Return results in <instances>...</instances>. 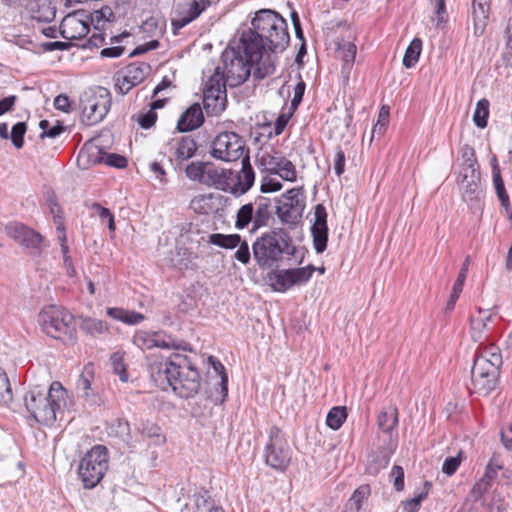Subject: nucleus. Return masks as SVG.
I'll use <instances>...</instances> for the list:
<instances>
[{"mask_svg":"<svg viewBox=\"0 0 512 512\" xmlns=\"http://www.w3.org/2000/svg\"><path fill=\"white\" fill-rule=\"evenodd\" d=\"M271 218L270 205L267 202H259L255 205L247 203L241 206L236 214L235 227L239 230L252 223V232L269 224Z\"/></svg>","mask_w":512,"mask_h":512,"instance_id":"nucleus-15","label":"nucleus"},{"mask_svg":"<svg viewBox=\"0 0 512 512\" xmlns=\"http://www.w3.org/2000/svg\"><path fill=\"white\" fill-rule=\"evenodd\" d=\"M203 10L204 7H200V4L196 0L179 4L175 11V16L171 20L174 31H177L191 23Z\"/></svg>","mask_w":512,"mask_h":512,"instance_id":"nucleus-23","label":"nucleus"},{"mask_svg":"<svg viewBox=\"0 0 512 512\" xmlns=\"http://www.w3.org/2000/svg\"><path fill=\"white\" fill-rule=\"evenodd\" d=\"M237 247L238 249L234 253V258L243 265L249 264L251 260V253L247 241L241 239V243L238 244Z\"/></svg>","mask_w":512,"mask_h":512,"instance_id":"nucleus-49","label":"nucleus"},{"mask_svg":"<svg viewBox=\"0 0 512 512\" xmlns=\"http://www.w3.org/2000/svg\"><path fill=\"white\" fill-rule=\"evenodd\" d=\"M197 151V144L195 140L190 137H182L177 143L175 156L178 160H188L192 158Z\"/></svg>","mask_w":512,"mask_h":512,"instance_id":"nucleus-32","label":"nucleus"},{"mask_svg":"<svg viewBox=\"0 0 512 512\" xmlns=\"http://www.w3.org/2000/svg\"><path fill=\"white\" fill-rule=\"evenodd\" d=\"M336 46V55L343 62L341 73L344 79L348 80L357 53L355 35L348 31L346 36L336 41Z\"/></svg>","mask_w":512,"mask_h":512,"instance_id":"nucleus-20","label":"nucleus"},{"mask_svg":"<svg viewBox=\"0 0 512 512\" xmlns=\"http://www.w3.org/2000/svg\"><path fill=\"white\" fill-rule=\"evenodd\" d=\"M149 69V65L145 63L132 64L126 68V73L128 74V78H131V80L137 85L145 79Z\"/></svg>","mask_w":512,"mask_h":512,"instance_id":"nucleus-43","label":"nucleus"},{"mask_svg":"<svg viewBox=\"0 0 512 512\" xmlns=\"http://www.w3.org/2000/svg\"><path fill=\"white\" fill-rule=\"evenodd\" d=\"M42 330L50 337L61 340L65 345L76 343V326L74 316L60 306L44 307L38 316Z\"/></svg>","mask_w":512,"mask_h":512,"instance_id":"nucleus-7","label":"nucleus"},{"mask_svg":"<svg viewBox=\"0 0 512 512\" xmlns=\"http://www.w3.org/2000/svg\"><path fill=\"white\" fill-rule=\"evenodd\" d=\"M116 86L122 94H126L136 86V84L131 80V78H128V74L125 72L121 78H117Z\"/></svg>","mask_w":512,"mask_h":512,"instance_id":"nucleus-59","label":"nucleus"},{"mask_svg":"<svg viewBox=\"0 0 512 512\" xmlns=\"http://www.w3.org/2000/svg\"><path fill=\"white\" fill-rule=\"evenodd\" d=\"M149 372L156 385L162 389L170 386L181 398H191L199 391V373L185 355L156 356L149 363Z\"/></svg>","mask_w":512,"mask_h":512,"instance_id":"nucleus-2","label":"nucleus"},{"mask_svg":"<svg viewBox=\"0 0 512 512\" xmlns=\"http://www.w3.org/2000/svg\"><path fill=\"white\" fill-rule=\"evenodd\" d=\"M107 469V449L102 445H96L81 459L78 474L84 487L92 489L102 480Z\"/></svg>","mask_w":512,"mask_h":512,"instance_id":"nucleus-9","label":"nucleus"},{"mask_svg":"<svg viewBox=\"0 0 512 512\" xmlns=\"http://www.w3.org/2000/svg\"><path fill=\"white\" fill-rule=\"evenodd\" d=\"M239 234L214 233L209 236V243L225 249H234L241 243Z\"/></svg>","mask_w":512,"mask_h":512,"instance_id":"nucleus-33","label":"nucleus"},{"mask_svg":"<svg viewBox=\"0 0 512 512\" xmlns=\"http://www.w3.org/2000/svg\"><path fill=\"white\" fill-rule=\"evenodd\" d=\"M138 431L143 438L149 439L152 445L162 446L166 443L165 435L155 423L143 421L138 426Z\"/></svg>","mask_w":512,"mask_h":512,"instance_id":"nucleus-29","label":"nucleus"},{"mask_svg":"<svg viewBox=\"0 0 512 512\" xmlns=\"http://www.w3.org/2000/svg\"><path fill=\"white\" fill-rule=\"evenodd\" d=\"M305 206L303 188H292L279 199L276 214L283 224L294 226L301 220Z\"/></svg>","mask_w":512,"mask_h":512,"instance_id":"nucleus-11","label":"nucleus"},{"mask_svg":"<svg viewBox=\"0 0 512 512\" xmlns=\"http://www.w3.org/2000/svg\"><path fill=\"white\" fill-rule=\"evenodd\" d=\"M461 456L462 452L460 451L457 456L446 458L442 465V472L448 476L453 475L462 461Z\"/></svg>","mask_w":512,"mask_h":512,"instance_id":"nucleus-50","label":"nucleus"},{"mask_svg":"<svg viewBox=\"0 0 512 512\" xmlns=\"http://www.w3.org/2000/svg\"><path fill=\"white\" fill-rule=\"evenodd\" d=\"M106 164L116 168H124L127 166V159L118 154H109L106 157Z\"/></svg>","mask_w":512,"mask_h":512,"instance_id":"nucleus-62","label":"nucleus"},{"mask_svg":"<svg viewBox=\"0 0 512 512\" xmlns=\"http://www.w3.org/2000/svg\"><path fill=\"white\" fill-rule=\"evenodd\" d=\"M462 157L464 161L459 172L460 191L465 202L475 204L479 202L483 194L479 166L472 148L466 146L463 149Z\"/></svg>","mask_w":512,"mask_h":512,"instance_id":"nucleus-8","label":"nucleus"},{"mask_svg":"<svg viewBox=\"0 0 512 512\" xmlns=\"http://www.w3.org/2000/svg\"><path fill=\"white\" fill-rule=\"evenodd\" d=\"M24 403L27 411L38 423L51 425L67 405V391L60 382H53L47 392L38 388L29 390L24 397Z\"/></svg>","mask_w":512,"mask_h":512,"instance_id":"nucleus-4","label":"nucleus"},{"mask_svg":"<svg viewBox=\"0 0 512 512\" xmlns=\"http://www.w3.org/2000/svg\"><path fill=\"white\" fill-rule=\"evenodd\" d=\"M370 488L367 485H362L357 488L348 501V508L350 510L359 511L363 501L369 496Z\"/></svg>","mask_w":512,"mask_h":512,"instance_id":"nucleus-42","label":"nucleus"},{"mask_svg":"<svg viewBox=\"0 0 512 512\" xmlns=\"http://www.w3.org/2000/svg\"><path fill=\"white\" fill-rule=\"evenodd\" d=\"M333 167L337 176H340L345 171V154L341 149H337L333 159Z\"/></svg>","mask_w":512,"mask_h":512,"instance_id":"nucleus-53","label":"nucleus"},{"mask_svg":"<svg viewBox=\"0 0 512 512\" xmlns=\"http://www.w3.org/2000/svg\"><path fill=\"white\" fill-rule=\"evenodd\" d=\"M244 139L235 132L225 131L219 133L211 145V155L221 161L233 162L240 159L245 153Z\"/></svg>","mask_w":512,"mask_h":512,"instance_id":"nucleus-12","label":"nucleus"},{"mask_svg":"<svg viewBox=\"0 0 512 512\" xmlns=\"http://www.w3.org/2000/svg\"><path fill=\"white\" fill-rule=\"evenodd\" d=\"M204 116L199 104L191 105L179 118L177 128L180 132L192 131L202 125Z\"/></svg>","mask_w":512,"mask_h":512,"instance_id":"nucleus-26","label":"nucleus"},{"mask_svg":"<svg viewBox=\"0 0 512 512\" xmlns=\"http://www.w3.org/2000/svg\"><path fill=\"white\" fill-rule=\"evenodd\" d=\"M426 494L420 493L416 497L406 500L403 502V509L406 512H416L420 506V503L425 498Z\"/></svg>","mask_w":512,"mask_h":512,"instance_id":"nucleus-58","label":"nucleus"},{"mask_svg":"<svg viewBox=\"0 0 512 512\" xmlns=\"http://www.w3.org/2000/svg\"><path fill=\"white\" fill-rule=\"evenodd\" d=\"M253 258L260 268H271L285 256L296 253L292 238L283 228L263 233L252 244Z\"/></svg>","mask_w":512,"mask_h":512,"instance_id":"nucleus-5","label":"nucleus"},{"mask_svg":"<svg viewBox=\"0 0 512 512\" xmlns=\"http://www.w3.org/2000/svg\"><path fill=\"white\" fill-rule=\"evenodd\" d=\"M502 356L498 347L490 344L479 348L471 368V389L482 396L489 395L496 387Z\"/></svg>","mask_w":512,"mask_h":512,"instance_id":"nucleus-6","label":"nucleus"},{"mask_svg":"<svg viewBox=\"0 0 512 512\" xmlns=\"http://www.w3.org/2000/svg\"><path fill=\"white\" fill-rule=\"evenodd\" d=\"M259 163L265 171L278 175L285 181L294 182L297 179L295 165L279 152H264L259 158Z\"/></svg>","mask_w":512,"mask_h":512,"instance_id":"nucleus-17","label":"nucleus"},{"mask_svg":"<svg viewBox=\"0 0 512 512\" xmlns=\"http://www.w3.org/2000/svg\"><path fill=\"white\" fill-rule=\"evenodd\" d=\"M255 175L250 165L249 157L242 159V169L238 175V185L243 193L248 191L254 183Z\"/></svg>","mask_w":512,"mask_h":512,"instance_id":"nucleus-31","label":"nucleus"},{"mask_svg":"<svg viewBox=\"0 0 512 512\" xmlns=\"http://www.w3.org/2000/svg\"><path fill=\"white\" fill-rule=\"evenodd\" d=\"M90 20V14L85 10L66 15L60 25L61 36L70 41L82 39L90 31Z\"/></svg>","mask_w":512,"mask_h":512,"instance_id":"nucleus-18","label":"nucleus"},{"mask_svg":"<svg viewBox=\"0 0 512 512\" xmlns=\"http://www.w3.org/2000/svg\"><path fill=\"white\" fill-rule=\"evenodd\" d=\"M490 0H472L473 30L476 36L483 34L488 21Z\"/></svg>","mask_w":512,"mask_h":512,"instance_id":"nucleus-24","label":"nucleus"},{"mask_svg":"<svg viewBox=\"0 0 512 512\" xmlns=\"http://www.w3.org/2000/svg\"><path fill=\"white\" fill-rule=\"evenodd\" d=\"M98 153L99 149L96 146L82 148L77 157L78 165L87 168L90 164H96L98 162Z\"/></svg>","mask_w":512,"mask_h":512,"instance_id":"nucleus-39","label":"nucleus"},{"mask_svg":"<svg viewBox=\"0 0 512 512\" xmlns=\"http://www.w3.org/2000/svg\"><path fill=\"white\" fill-rule=\"evenodd\" d=\"M25 132L26 124L24 122H18L12 127L11 135L9 137L17 149L23 147Z\"/></svg>","mask_w":512,"mask_h":512,"instance_id":"nucleus-47","label":"nucleus"},{"mask_svg":"<svg viewBox=\"0 0 512 512\" xmlns=\"http://www.w3.org/2000/svg\"><path fill=\"white\" fill-rule=\"evenodd\" d=\"M94 208L96 209V211L101 219L108 221L109 230L111 232H114L115 231V223H114V216L112 215V213L107 208H104V207L100 206L99 204H94Z\"/></svg>","mask_w":512,"mask_h":512,"instance_id":"nucleus-54","label":"nucleus"},{"mask_svg":"<svg viewBox=\"0 0 512 512\" xmlns=\"http://www.w3.org/2000/svg\"><path fill=\"white\" fill-rule=\"evenodd\" d=\"M148 169L150 172H152L157 180H159L161 183L166 182V172L163 168V166L157 162V161H151L148 164Z\"/></svg>","mask_w":512,"mask_h":512,"instance_id":"nucleus-57","label":"nucleus"},{"mask_svg":"<svg viewBox=\"0 0 512 512\" xmlns=\"http://www.w3.org/2000/svg\"><path fill=\"white\" fill-rule=\"evenodd\" d=\"M210 199L211 195H197L191 200L190 207L198 214H206L209 210L207 204Z\"/></svg>","mask_w":512,"mask_h":512,"instance_id":"nucleus-48","label":"nucleus"},{"mask_svg":"<svg viewBox=\"0 0 512 512\" xmlns=\"http://www.w3.org/2000/svg\"><path fill=\"white\" fill-rule=\"evenodd\" d=\"M493 313L491 310H483L479 308L478 315L472 317L471 319V337L477 342L481 341L483 337V333L489 330V322L492 321Z\"/></svg>","mask_w":512,"mask_h":512,"instance_id":"nucleus-28","label":"nucleus"},{"mask_svg":"<svg viewBox=\"0 0 512 512\" xmlns=\"http://www.w3.org/2000/svg\"><path fill=\"white\" fill-rule=\"evenodd\" d=\"M27 9L31 17L39 22H50L56 15L52 0H29Z\"/></svg>","mask_w":512,"mask_h":512,"instance_id":"nucleus-27","label":"nucleus"},{"mask_svg":"<svg viewBox=\"0 0 512 512\" xmlns=\"http://www.w3.org/2000/svg\"><path fill=\"white\" fill-rule=\"evenodd\" d=\"M206 162L194 161L189 163L185 168V174L191 181L202 184Z\"/></svg>","mask_w":512,"mask_h":512,"instance_id":"nucleus-41","label":"nucleus"},{"mask_svg":"<svg viewBox=\"0 0 512 512\" xmlns=\"http://www.w3.org/2000/svg\"><path fill=\"white\" fill-rule=\"evenodd\" d=\"M198 512H223L222 508L216 506L206 495H198L195 499Z\"/></svg>","mask_w":512,"mask_h":512,"instance_id":"nucleus-46","label":"nucleus"},{"mask_svg":"<svg viewBox=\"0 0 512 512\" xmlns=\"http://www.w3.org/2000/svg\"><path fill=\"white\" fill-rule=\"evenodd\" d=\"M398 423V410L391 406L378 416V426L383 432H390Z\"/></svg>","mask_w":512,"mask_h":512,"instance_id":"nucleus-34","label":"nucleus"},{"mask_svg":"<svg viewBox=\"0 0 512 512\" xmlns=\"http://www.w3.org/2000/svg\"><path fill=\"white\" fill-rule=\"evenodd\" d=\"M110 362L113 372L119 376L122 382H126L128 380V373L126 371L123 354L120 352L113 353L110 357Z\"/></svg>","mask_w":512,"mask_h":512,"instance_id":"nucleus-44","label":"nucleus"},{"mask_svg":"<svg viewBox=\"0 0 512 512\" xmlns=\"http://www.w3.org/2000/svg\"><path fill=\"white\" fill-rule=\"evenodd\" d=\"M81 329L89 335L97 336L108 330L106 323L100 319L86 317L82 320Z\"/></svg>","mask_w":512,"mask_h":512,"instance_id":"nucleus-38","label":"nucleus"},{"mask_svg":"<svg viewBox=\"0 0 512 512\" xmlns=\"http://www.w3.org/2000/svg\"><path fill=\"white\" fill-rule=\"evenodd\" d=\"M470 264V256H467L465 261L462 264V267L460 269V272L458 274V277L453 285V287H456L458 289L463 290V286L467 277L468 268Z\"/></svg>","mask_w":512,"mask_h":512,"instance_id":"nucleus-55","label":"nucleus"},{"mask_svg":"<svg viewBox=\"0 0 512 512\" xmlns=\"http://www.w3.org/2000/svg\"><path fill=\"white\" fill-rule=\"evenodd\" d=\"M391 477H393V485L397 491H401L404 488V471L401 466L395 465L391 471Z\"/></svg>","mask_w":512,"mask_h":512,"instance_id":"nucleus-51","label":"nucleus"},{"mask_svg":"<svg viewBox=\"0 0 512 512\" xmlns=\"http://www.w3.org/2000/svg\"><path fill=\"white\" fill-rule=\"evenodd\" d=\"M430 2L435 9V13L437 16L436 21L437 25H439L444 22V15L446 13L445 0H430Z\"/></svg>","mask_w":512,"mask_h":512,"instance_id":"nucleus-60","label":"nucleus"},{"mask_svg":"<svg viewBox=\"0 0 512 512\" xmlns=\"http://www.w3.org/2000/svg\"><path fill=\"white\" fill-rule=\"evenodd\" d=\"M241 35L246 51L258 59L264 54L275 59V55L283 52L290 40L286 20L270 9L257 11L251 20V27Z\"/></svg>","mask_w":512,"mask_h":512,"instance_id":"nucleus-1","label":"nucleus"},{"mask_svg":"<svg viewBox=\"0 0 512 512\" xmlns=\"http://www.w3.org/2000/svg\"><path fill=\"white\" fill-rule=\"evenodd\" d=\"M81 121L82 123L92 126L100 123L111 107V94L103 87L89 90L81 96Z\"/></svg>","mask_w":512,"mask_h":512,"instance_id":"nucleus-10","label":"nucleus"},{"mask_svg":"<svg viewBox=\"0 0 512 512\" xmlns=\"http://www.w3.org/2000/svg\"><path fill=\"white\" fill-rule=\"evenodd\" d=\"M133 343L142 350L152 348L171 349L176 347L175 341L162 332L137 331Z\"/></svg>","mask_w":512,"mask_h":512,"instance_id":"nucleus-21","label":"nucleus"},{"mask_svg":"<svg viewBox=\"0 0 512 512\" xmlns=\"http://www.w3.org/2000/svg\"><path fill=\"white\" fill-rule=\"evenodd\" d=\"M347 418L346 407H333L327 414L326 424L332 430H338Z\"/></svg>","mask_w":512,"mask_h":512,"instance_id":"nucleus-37","label":"nucleus"},{"mask_svg":"<svg viewBox=\"0 0 512 512\" xmlns=\"http://www.w3.org/2000/svg\"><path fill=\"white\" fill-rule=\"evenodd\" d=\"M501 441L506 449L512 451V425L501 431Z\"/></svg>","mask_w":512,"mask_h":512,"instance_id":"nucleus-64","label":"nucleus"},{"mask_svg":"<svg viewBox=\"0 0 512 512\" xmlns=\"http://www.w3.org/2000/svg\"><path fill=\"white\" fill-rule=\"evenodd\" d=\"M94 379V366L88 363L84 366L81 375L78 378L76 389L80 397L90 403H96V393L91 387Z\"/></svg>","mask_w":512,"mask_h":512,"instance_id":"nucleus-25","label":"nucleus"},{"mask_svg":"<svg viewBox=\"0 0 512 512\" xmlns=\"http://www.w3.org/2000/svg\"><path fill=\"white\" fill-rule=\"evenodd\" d=\"M291 460V450L278 427H272L265 447L266 464L278 471H284Z\"/></svg>","mask_w":512,"mask_h":512,"instance_id":"nucleus-13","label":"nucleus"},{"mask_svg":"<svg viewBox=\"0 0 512 512\" xmlns=\"http://www.w3.org/2000/svg\"><path fill=\"white\" fill-rule=\"evenodd\" d=\"M315 221L311 228L314 248L317 253L326 249L328 240L327 212L322 204H318L314 211Z\"/></svg>","mask_w":512,"mask_h":512,"instance_id":"nucleus-22","label":"nucleus"},{"mask_svg":"<svg viewBox=\"0 0 512 512\" xmlns=\"http://www.w3.org/2000/svg\"><path fill=\"white\" fill-rule=\"evenodd\" d=\"M275 61L268 54L261 55V59L253 55L244 47L243 36H240L237 46H229L222 53V66L220 76L232 87L242 84L251 74L257 79H263L275 72Z\"/></svg>","mask_w":512,"mask_h":512,"instance_id":"nucleus-3","label":"nucleus"},{"mask_svg":"<svg viewBox=\"0 0 512 512\" xmlns=\"http://www.w3.org/2000/svg\"><path fill=\"white\" fill-rule=\"evenodd\" d=\"M145 316L139 312L125 310L123 323L136 325L141 323Z\"/></svg>","mask_w":512,"mask_h":512,"instance_id":"nucleus-61","label":"nucleus"},{"mask_svg":"<svg viewBox=\"0 0 512 512\" xmlns=\"http://www.w3.org/2000/svg\"><path fill=\"white\" fill-rule=\"evenodd\" d=\"M281 189H282V183H280L279 181H277L273 178L265 177L262 180L260 190L263 193L277 192V191H280Z\"/></svg>","mask_w":512,"mask_h":512,"instance_id":"nucleus-52","label":"nucleus"},{"mask_svg":"<svg viewBox=\"0 0 512 512\" xmlns=\"http://www.w3.org/2000/svg\"><path fill=\"white\" fill-rule=\"evenodd\" d=\"M156 119L157 114L154 111L149 110L147 113L139 116L138 123L142 128L149 129L155 124Z\"/></svg>","mask_w":512,"mask_h":512,"instance_id":"nucleus-56","label":"nucleus"},{"mask_svg":"<svg viewBox=\"0 0 512 512\" xmlns=\"http://www.w3.org/2000/svg\"><path fill=\"white\" fill-rule=\"evenodd\" d=\"M7 234L19 245L36 253L40 252L44 238L41 234L21 223L10 224L6 227Z\"/></svg>","mask_w":512,"mask_h":512,"instance_id":"nucleus-19","label":"nucleus"},{"mask_svg":"<svg viewBox=\"0 0 512 512\" xmlns=\"http://www.w3.org/2000/svg\"><path fill=\"white\" fill-rule=\"evenodd\" d=\"M13 393L6 372L0 367V404L12 401Z\"/></svg>","mask_w":512,"mask_h":512,"instance_id":"nucleus-45","label":"nucleus"},{"mask_svg":"<svg viewBox=\"0 0 512 512\" xmlns=\"http://www.w3.org/2000/svg\"><path fill=\"white\" fill-rule=\"evenodd\" d=\"M489 115V101L481 99L476 104L473 120L477 127L484 128L487 125V118Z\"/></svg>","mask_w":512,"mask_h":512,"instance_id":"nucleus-40","label":"nucleus"},{"mask_svg":"<svg viewBox=\"0 0 512 512\" xmlns=\"http://www.w3.org/2000/svg\"><path fill=\"white\" fill-rule=\"evenodd\" d=\"M493 182H494L495 190H496V193H497V196H498V199H499L501 205L505 208L507 214H512V212L510 210L509 196L505 190L504 182L502 180L500 170H497L496 168L494 169Z\"/></svg>","mask_w":512,"mask_h":512,"instance_id":"nucleus-36","label":"nucleus"},{"mask_svg":"<svg viewBox=\"0 0 512 512\" xmlns=\"http://www.w3.org/2000/svg\"><path fill=\"white\" fill-rule=\"evenodd\" d=\"M54 106L57 110L68 113L70 110V101L68 96L60 94L54 99Z\"/></svg>","mask_w":512,"mask_h":512,"instance_id":"nucleus-63","label":"nucleus"},{"mask_svg":"<svg viewBox=\"0 0 512 512\" xmlns=\"http://www.w3.org/2000/svg\"><path fill=\"white\" fill-rule=\"evenodd\" d=\"M226 81L220 76V68L205 83L203 89V105L207 113L218 115L226 108Z\"/></svg>","mask_w":512,"mask_h":512,"instance_id":"nucleus-14","label":"nucleus"},{"mask_svg":"<svg viewBox=\"0 0 512 512\" xmlns=\"http://www.w3.org/2000/svg\"><path fill=\"white\" fill-rule=\"evenodd\" d=\"M226 183L224 169L217 168L210 163H206L202 184L208 187L219 188Z\"/></svg>","mask_w":512,"mask_h":512,"instance_id":"nucleus-30","label":"nucleus"},{"mask_svg":"<svg viewBox=\"0 0 512 512\" xmlns=\"http://www.w3.org/2000/svg\"><path fill=\"white\" fill-rule=\"evenodd\" d=\"M421 50L422 41L419 38H414L405 51L403 56V65L406 68L414 67L419 60Z\"/></svg>","mask_w":512,"mask_h":512,"instance_id":"nucleus-35","label":"nucleus"},{"mask_svg":"<svg viewBox=\"0 0 512 512\" xmlns=\"http://www.w3.org/2000/svg\"><path fill=\"white\" fill-rule=\"evenodd\" d=\"M315 267L308 265L302 268L279 270L269 274L270 286L276 292H285L294 285L305 284L312 277Z\"/></svg>","mask_w":512,"mask_h":512,"instance_id":"nucleus-16","label":"nucleus"}]
</instances>
